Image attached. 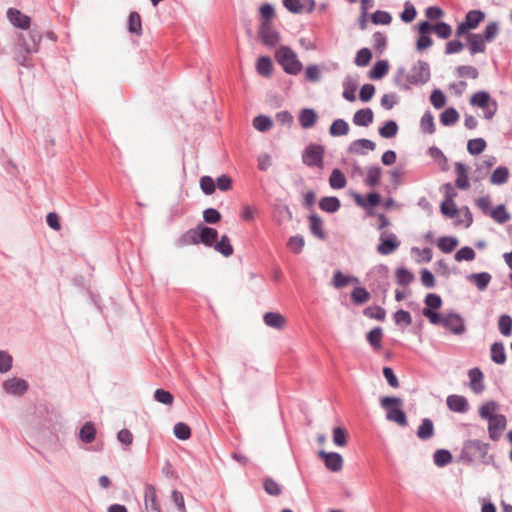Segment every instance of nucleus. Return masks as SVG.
<instances>
[{"mask_svg": "<svg viewBox=\"0 0 512 512\" xmlns=\"http://www.w3.org/2000/svg\"><path fill=\"white\" fill-rule=\"evenodd\" d=\"M213 247L224 257H230L234 252L231 241L227 235H222L220 240L214 243Z\"/></svg>", "mask_w": 512, "mask_h": 512, "instance_id": "30", "label": "nucleus"}, {"mask_svg": "<svg viewBox=\"0 0 512 512\" xmlns=\"http://www.w3.org/2000/svg\"><path fill=\"white\" fill-rule=\"evenodd\" d=\"M509 169L505 166L497 167L490 176V182L493 185H502L508 181Z\"/></svg>", "mask_w": 512, "mask_h": 512, "instance_id": "38", "label": "nucleus"}, {"mask_svg": "<svg viewBox=\"0 0 512 512\" xmlns=\"http://www.w3.org/2000/svg\"><path fill=\"white\" fill-rule=\"evenodd\" d=\"M383 336L382 328L375 327L367 333L366 339L373 349L377 350L381 347V340Z\"/></svg>", "mask_w": 512, "mask_h": 512, "instance_id": "49", "label": "nucleus"}, {"mask_svg": "<svg viewBox=\"0 0 512 512\" xmlns=\"http://www.w3.org/2000/svg\"><path fill=\"white\" fill-rule=\"evenodd\" d=\"M199 224L192 229L186 231L177 241V245L179 247L189 246V245H198L200 244L199 240Z\"/></svg>", "mask_w": 512, "mask_h": 512, "instance_id": "25", "label": "nucleus"}, {"mask_svg": "<svg viewBox=\"0 0 512 512\" xmlns=\"http://www.w3.org/2000/svg\"><path fill=\"white\" fill-rule=\"evenodd\" d=\"M431 104L436 109H441L446 104V96L440 89H435L430 95Z\"/></svg>", "mask_w": 512, "mask_h": 512, "instance_id": "63", "label": "nucleus"}, {"mask_svg": "<svg viewBox=\"0 0 512 512\" xmlns=\"http://www.w3.org/2000/svg\"><path fill=\"white\" fill-rule=\"evenodd\" d=\"M492 276L488 272L472 273L467 276V280L474 283L479 291H484L488 287Z\"/></svg>", "mask_w": 512, "mask_h": 512, "instance_id": "26", "label": "nucleus"}, {"mask_svg": "<svg viewBox=\"0 0 512 512\" xmlns=\"http://www.w3.org/2000/svg\"><path fill=\"white\" fill-rule=\"evenodd\" d=\"M144 504L146 512H161L157 501L156 489L153 485H146L145 487Z\"/></svg>", "mask_w": 512, "mask_h": 512, "instance_id": "15", "label": "nucleus"}, {"mask_svg": "<svg viewBox=\"0 0 512 512\" xmlns=\"http://www.w3.org/2000/svg\"><path fill=\"white\" fill-rule=\"evenodd\" d=\"M363 314L370 319H376L379 321H383L386 317L385 309L380 306L367 307L363 310Z\"/></svg>", "mask_w": 512, "mask_h": 512, "instance_id": "59", "label": "nucleus"}, {"mask_svg": "<svg viewBox=\"0 0 512 512\" xmlns=\"http://www.w3.org/2000/svg\"><path fill=\"white\" fill-rule=\"evenodd\" d=\"M325 148L320 144H309L302 152V162L308 167H324Z\"/></svg>", "mask_w": 512, "mask_h": 512, "instance_id": "5", "label": "nucleus"}, {"mask_svg": "<svg viewBox=\"0 0 512 512\" xmlns=\"http://www.w3.org/2000/svg\"><path fill=\"white\" fill-rule=\"evenodd\" d=\"M374 119V114L370 108H362L355 112L353 116V123L356 126L368 127Z\"/></svg>", "mask_w": 512, "mask_h": 512, "instance_id": "24", "label": "nucleus"}, {"mask_svg": "<svg viewBox=\"0 0 512 512\" xmlns=\"http://www.w3.org/2000/svg\"><path fill=\"white\" fill-rule=\"evenodd\" d=\"M446 405L452 412L461 414L468 412L470 408L467 398L457 394L449 395L446 399Z\"/></svg>", "mask_w": 512, "mask_h": 512, "instance_id": "14", "label": "nucleus"}, {"mask_svg": "<svg viewBox=\"0 0 512 512\" xmlns=\"http://www.w3.org/2000/svg\"><path fill=\"white\" fill-rule=\"evenodd\" d=\"M442 326L455 335H462L466 331L464 319L458 313L444 315Z\"/></svg>", "mask_w": 512, "mask_h": 512, "instance_id": "11", "label": "nucleus"}, {"mask_svg": "<svg viewBox=\"0 0 512 512\" xmlns=\"http://www.w3.org/2000/svg\"><path fill=\"white\" fill-rule=\"evenodd\" d=\"M430 67L425 61L418 60L413 67L411 72L407 75V81L413 85H423L430 80Z\"/></svg>", "mask_w": 512, "mask_h": 512, "instance_id": "7", "label": "nucleus"}, {"mask_svg": "<svg viewBox=\"0 0 512 512\" xmlns=\"http://www.w3.org/2000/svg\"><path fill=\"white\" fill-rule=\"evenodd\" d=\"M396 282L400 286L410 285L414 279V274L405 267H400L395 272Z\"/></svg>", "mask_w": 512, "mask_h": 512, "instance_id": "41", "label": "nucleus"}, {"mask_svg": "<svg viewBox=\"0 0 512 512\" xmlns=\"http://www.w3.org/2000/svg\"><path fill=\"white\" fill-rule=\"evenodd\" d=\"M498 33H499V25L496 21H492V22L488 23V25L485 27V30H484L483 34H481V37H483V39L486 42H492L496 38Z\"/></svg>", "mask_w": 512, "mask_h": 512, "instance_id": "60", "label": "nucleus"}, {"mask_svg": "<svg viewBox=\"0 0 512 512\" xmlns=\"http://www.w3.org/2000/svg\"><path fill=\"white\" fill-rule=\"evenodd\" d=\"M468 48L471 55L484 53L486 50L485 40L478 33H469L467 35Z\"/></svg>", "mask_w": 512, "mask_h": 512, "instance_id": "21", "label": "nucleus"}, {"mask_svg": "<svg viewBox=\"0 0 512 512\" xmlns=\"http://www.w3.org/2000/svg\"><path fill=\"white\" fill-rule=\"evenodd\" d=\"M42 34L36 29H31L19 35V46L27 54L36 53L39 50Z\"/></svg>", "mask_w": 512, "mask_h": 512, "instance_id": "6", "label": "nucleus"}, {"mask_svg": "<svg viewBox=\"0 0 512 512\" xmlns=\"http://www.w3.org/2000/svg\"><path fill=\"white\" fill-rule=\"evenodd\" d=\"M459 120V113L458 111L453 108L449 107L445 109L441 115H440V122L444 126H452Z\"/></svg>", "mask_w": 512, "mask_h": 512, "instance_id": "44", "label": "nucleus"}, {"mask_svg": "<svg viewBox=\"0 0 512 512\" xmlns=\"http://www.w3.org/2000/svg\"><path fill=\"white\" fill-rule=\"evenodd\" d=\"M476 257V253L473 248L470 246H464L461 249H459L455 255L454 258L457 262L461 261H473Z\"/></svg>", "mask_w": 512, "mask_h": 512, "instance_id": "58", "label": "nucleus"}, {"mask_svg": "<svg viewBox=\"0 0 512 512\" xmlns=\"http://www.w3.org/2000/svg\"><path fill=\"white\" fill-rule=\"evenodd\" d=\"M7 18L13 26L23 30L28 29L31 24V18L16 8L7 10Z\"/></svg>", "mask_w": 512, "mask_h": 512, "instance_id": "13", "label": "nucleus"}, {"mask_svg": "<svg viewBox=\"0 0 512 512\" xmlns=\"http://www.w3.org/2000/svg\"><path fill=\"white\" fill-rule=\"evenodd\" d=\"M378 131L380 136L383 138H393L397 135L398 124L394 120H389L382 127H380Z\"/></svg>", "mask_w": 512, "mask_h": 512, "instance_id": "50", "label": "nucleus"}, {"mask_svg": "<svg viewBox=\"0 0 512 512\" xmlns=\"http://www.w3.org/2000/svg\"><path fill=\"white\" fill-rule=\"evenodd\" d=\"M261 42L269 47H275L280 41L279 33L273 28L272 23L261 22L258 29Z\"/></svg>", "mask_w": 512, "mask_h": 512, "instance_id": "9", "label": "nucleus"}, {"mask_svg": "<svg viewBox=\"0 0 512 512\" xmlns=\"http://www.w3.org/2000/svg\"><path fill=\"white\" fill-rule=\"evenodd\" d=\"M393 318L396 325H404L407 327L412 323L411 314L408 311L402 309L396 311L393 315Z\"/></svg>", "mask_w": 512, "mask_h": 512, "instance_id": "64", "label": "nucleus"}, {"mask_svg": "<svg viewBox=\"0 0 512 512\" xmlns=\"http://www.w3.org/2000/svg\"><path fill=\"white\" fill-rule=\"evenodd\" d=\"M389 70V63L387 60L377 61L369 71V78L378 80L383 78Z\"/></svg>", "mask_w": 512, "mask_h": 512, "instance_id": "29", "label": "nucleus"}, {"mask_svg": "<svg viewBox=\"0 0 512 512\" xmlns=\"http://www.w3.org/2000/svg\"><path fill=\"white\" fill-rule=\"evenodd\" d=\"M349 124L344 119H336L332 122L329 133L333 137L345 136L349 133Z\"/></svg>", "mask_w": 512, "mask_h": 512, "instance_id": "35", "label": "nucleus"}, {"mask_svg": "<svg viewBox=\"0 0 512 512\" xmlns=\"http://www.w3.org/2000/svg\"><path fill=\"white\" fill-rule=\"evenodd\" d=\"M354 200L357 205L364 209L372 208L380 204L381 196L377 192H370L366 198H363L360 194L354 195Z\"/></svg>", "mask_w": 512, "mask_h": 512, "instance_id": "23", "label": "nucleus"}, {"mask_svg": "<svg viewBox=\"0 0 512 512\" xmlns=\"http://www.w3.org/2000/svg\"><path fill=\"white\" fill-rule=\"evenodd\" d=\"M340 206V200L335 196L323 197L319 201V208L328 213L338 211Z\"/></svg>", "mask_w": 512, "mask_h": 512, "instance_id": "31", "label": "nucleus"}, {"mask_svg": "<svg viewBox=\"0 0 512 512\" xmlns=\"http://www.w3.org/2000/svg\"><path fill=\"white\" fill-rule=\"evenodd\" d=\"M499 405L495 401H488L479 408V415L488 421V434L492 441H498L502 431L506 428L507 419L503 414H497Z\"/></svg>", "mask_w": 512, "mask_h": 512, "instance_id": "1", "label": "nucleus"}, {"mask_svg": "<svg viewBox=\"0 0 512 512\" xmlns=\"http://www.w3.org/2000/svg\"><path fill=\"white\" fill-rule=\"evenodd\" d=\"M199 240L200 244L206 247H213L214 243L218 238V231L215 228L199 224Z\"/></svg>", "mask_w": 512, "mask_h": 512, "instance_id": "19", "label": "nucleus"}, {"mask_svg": "<svg viewBox=\"0 0 512 512\" xmlns=\"http://www.w3.org/2000/svg\"><path fill=\"white\" fill-rule=\"evenodd\" d=\"M129 32L140 35L142 32V22L139 13L131 12L128 19Z\"/></svg>", "mask_w": 512, "mask_h": 512, "instance_id": "52", "label": "nucleus"}, {"mask_svg": "<svg viewBox=\"0 0 512 512\" xmlns=\"http://www.w3.org/2000/svg\"><path fill=\"white\" fill-rule=\"evenodd\" d=\"M458 239L453 236H443L437 241L438 248L443 253H450L458 246Z\"/></svg>", "mask_w": 512, "mask_h": 512, "instance_id": "40", "label": "nucleus"}, {"mask_svg": "<svg viewBox=\"0 0 512 512\" xmlns=\"http://www.w3.org/2000/svg\"><path fill=\"white\" fill-rule=\"evenodd\" d=\"M486 141L483 138L471 139L467 143V150L471 155H479L486 148Z\"/></svg>", "mask_w": 512, "mask_h": 512, "instance_id": "54", "label": "nucleus"}, {"mask_svg": "<svg viewBox=\"0 0 512 512\" xmlns=\"http://www.w3.org/2000/svg\"><path fill=\"white\" fill-rule=\"evenodd\" d=\"M173 432H174L175 437L180 440H187L191 436L190 427L183 422L176 423L174 425Z\"/></svg>", "mask_w": 512, "mask_h": 512, "instance_id": "61", "label": "nucleus"}, {"mask_svg": "<svg viewBox=\"0 0 512 512\" xmlns=\"http://www.w3.org/2000/svg\"><path fill=\"white\" fill-rule=\"evenodd\" d=\"M382 170L379 166L369 167L365 178V184L369 187H375L379 184Z\"/></svg>", "mask_w": 512, "mask_h": 512, "instance_id": "45", "label": "nucleus"}, {"mask_svg": "<svg viewBox=\"0 0 512 512\" xmlns=\"http://www.w3.org/2000/svg\"><path fill=\"white\" fill-rule=\"evenodd\" d=\"M372 59V52L369 48H362L356 53L354 63L359 67L367 66Z\"/></svg>", "mask_w": 512, "mask_h": 512, "instance_id": "55", "label": "nucleus"}, {"mask_svg": "<svg viewBox=\"0 0 512 512\" xmlns=\"http://www.w3.org/2000/svg\"><path fill=\"white\" fill-rule=\"evenodd\" d=\"M380 403L381 406L387 411V420L396 422L402 427L407 426L406 413L400 408L402 405L401 398L386 396L381 398Z\"/></svg>", "mask_w": 512, "mask_h": 512, "instance_id": "4", "label": "nucleus"}, {"mask_svg": "<svg viewBox=\"0 0 512 512\" xmlns=\"http://www.w3.org/2000/svg\"><path fill=\"white\" fill-rule=\"evenodd\" d=\"M317 117V113L314 109L304 108L299 114V123L302 128L308 129L315 125Z\"/></svg>", "mask_w": 512, "mask_h": 512, "instance_id": "27", "label": "nucleus"}, {"mask_svg": "<svg viewBox=\"0 0 512 512\" xmlns=\"http://www.w3.org/2000/svg\"><path fill=\"white\" fill-rule=\"evenodd\" d=\"M200 188L205 195H212L215 192V180L210 176H202L200 178Z\"/></svg>", "mask_w": 512, "mask_h": 512, "instance_id": "62", "label": "nucleus"}, {"mask_svg": "<svg viewBox=\"0 0 512 512\" xmlns=\"http://www.w3.org/2000/svg\"><path fill=\"white\" fill-rule=\"evenodd\" d=\"M358 87V79L355 76L347 75L343 81V93L342 96L349 102L356 100V90Z\"/></svg>", "mask_w": 512, "mask_h": 512, "instance_id": "16", "label": "nucleus"}, {"mask_svg": "<svg viewBox=\"0 0 512 512\" xmlns=\"http://www.w3.org/2000/svg\"><path fill=\"white\" fill-rule=\"evenodd\" d=\"M491 97L486 91H478L474 93L470 99V104L479 108H485L492 103Z\"/></svg>", "mask_w": 512, "mask_h": 512, "instance_id": "42", "label": "nucleus"}, {"mask_svg": "<svg viewBox=\"0 0 512 512\" xmlns=\"http://www.w3.org/2000/svg\"><path fill=\"white\" fill-rule=\"evenodd\" d=\"M491 360L496 364H504L506 361L505 348L502 342H494L490 348Z\"/></svg>", "mask_w": 512, "mask_h": 512, "instance_id": "36", "label": "nucleus"}, {"mask_svg": "<svg viewBox=\"0 0 512 512\" xmlns=\"http://www.w3.org/2000/svg\"><path fill=\"white\" fill-rule=\"evenodd\" d=\"M498 328L503 336H510L512 333V318L507 314L499 317Z\"/></svg>", "mask_w": 512, "mask_h": 512, "instance_id": "57", "label": "nucleus"}, {"mask_svg": "<svg viewBox=\"0 0 512 512\" xmlns=\"http://www.w3.org/2000/svg\"><path fill=\"white\" fill-rule=\"evenodd\" d=\"M308 219L309 229L312 235L320 240H325L327 238V233L325 232L321 217L317 214H311Z\"/></svg>", "mask_w": 512, "mask_h": 512, "instance_id": "20", "label": "nucleus"}, {"mask_svg": "<svg viewBox=\"0 0 512 512\" xmlns=\"http://www.w3.org/2000/svg\"><path fill=\"white\" fill-rule=\"evenodd\" d=\"M434 435V425L429 418H424L417 430V436L421 440H428Z\"/></svg>", "mask_w": 512, "mask_h": 512, "instance_id": "37", "label": "nucleus"}, {"mask_svg": "<svg viewBox=\"0 0 512 512\" xmlns=\"http://www.w3.org/2000/svg\"><path fill=\"white\" fill-rule=\"evenodd\" d=\"M329 184L333 189H342L346 186L347 181L344 174L336 168L331 172Z\"/></svg>", "mask_w": 512, "mask_h": 512, "instance_id": "48", "label": "nucleus"}, {"mask_svg": "<svg viewBox=\"0 0 512 512\" xmlns=\"http://www.w3.org/2000/svg\"><path fill=\"white\" fill-rule=\"evenodd\" d=\"M455 172H456V180L455 185L457 188L461 190H466L470 187L469 178H468V169L467 167L461 163H455Z\"/></svg>", "mask_w": 512, "mask_h": 512, "instance_id": "22", "label": "nucleus"}, {"mask_svg": "<svg viewBox=\"0 0 512 512\" xmlns=\"http://www.w3.org/2000/svg\"><path fill=\"white\" fill-rule=\"evenodd\" d=\"M490 445L478 439H470L464 442L461 451V459L467 463H472L479 459L484 464H490L493 461V455H489Z\"/></svg>", "mask_w": 512, "mask_h": 512, "instance_id": "2", "label": "nucleus"}, {"mask_svg": "<svg viewBox=\"0 0 512 512\" xmlns=\"http://www.w3.org/2000/svg\"><path fill=\"white\" fill-rule=\"evenodd\" d=\"M275 59L289 75H297L303 68L297 54L288 46L280 47L275 53Z\"/></svg>", "mask_w": 512, "mask_h": 512, "instance_id": "3", "label": "nucleus"}, {"mask_svg": "<svg viewBox=\"0 0 512 512\" xmlns=\"http://www.w3.org/2000/svg\"><path fill=\"white\" fill-rule=\"evenodd\" d=\"M489 216L498 224H504L511 219V215L504 204H499L492 209Z\"/></svg>", "mask_w": 512, "mask_h": 512, "instance_id": "34", "label": "nucleus"}, {"mask_svg": "<svg viewBox=\"0 0 512 512\" xmlns=\"http://www.w3.org/2000/svg\"><path fill=\"white\" fill-rule=\"evenodd\" d=\"M264 323L275 329H282L285 325V318L277 312H267L263 316Z\"/></svg>", "mask_w": 512, "mask_h": 512, "instance_id": "32", "label": "nucleus"}, {"mask_svg": "<svg viewBox=\"0 0 512 512\" xmlns=\"http://www.w3.org/2000/svg\"><path fill=\"white\" fill-rule=\"evenodd\" d=\"M433 461L438 467H444L452 461V454L449 450L438 449L434 452Z\"/></svg>", "mask_w": 512, "mask_h": 512, "instance_id": "47", "label": "nucleus"}, {"mask_svg": "<svg viewBox=\"0 0 512 512\" xmlns=\"http://www.w3.org/2000/svg\"><path fill=\"white\" fill-rule=\"evenodd\" d=\"M95 438V425L92 422L88 421L81 427L79 432V439L85 444H90L95 440Z\"/></svg>", "mask_w": 512, "mask_h": 512, "instance_id": "28", "label": "nucleus"}, {"mask_svg": "<svg viewBox=\"0 0 512 512\" xmlns=\"http://www.w3.org/2000/svg\"><path fill=\"white\" fill-rule=\"evenodd\" d=\"M352 301L361 305L370 299V293L364 287H355L351 292Z\"/></svg>", "mask_w": 512, "mask_h": 512, "instance_id": "53", "label": "nucleus"}, {"mask_svg": "<svg viewBox=\"0 0 512 512\" xmlns=\"http://www.w3.org/2000/svg\"><path fill=\"white\" fill-rule=\"evenodd\" d=\"M253 126L260 132L268 131L273 126V121L266 115H258L253 119Z\"/></svg>", "mask_w": 512, "mask_h": 512, "instance_id": "51", "label": "nucleus"}, {"mask_svg": "<svg viewBox=\"0 0 512 512\" xmlns=\"http://www.w3.org/2000/svg\"><path fill=\"white\" fill-rule=\"evenodd\" d=\"M358 278L344 275L340 270L334 272L332 284L336 289H341L350 283H358Z\"/></svg>", "mask_w": 512, "mask_h": 512, "instance_id": "33", "label": "nucleus"}, {"mask_svg": "<svg viewBox=\"0 0 512 512\" xmlns=\"http://www.w3.org/2000/svg\"><path fill=\"white\" fill-rule=\"evenodd\" d=\"M272 67H273L272 60L268 56H261L257 60L256 70H257L258 74L261 76L270 77L272 74Z\"/></svg>", "mask_w": 512, "mask_h": 512, "instance_id": "39", "label": "nucleus"}, {"mask_svg": "<svg viewBox=\"0 0 512 512\" xmlns=\"http://www.w3.org/2000/svg\"><path fill=\"white\" fill-rule=\"evenodd\" d=\"M2 388L8 395L20 397L28 391L29 384L24 379L12 377L2 383Z\"/></svg>", "mask_w": 512, "mask_h": 512, "instance_id": "10", "label": "nucleus"}, {"mask_svg": "<svg viewBox=\"0 0 512 512\" xmlns=\"http://www.w3.org/2000/svg\"><path fill=\"white\" fill-rule=\"evenodd\" d=\"M318 456L324 461L325 467L332 471L338 472L343 468V458L341 454L337 452H326L320 450Z\"/></svg>", "mask_w": 512, "mask_h": 512, "instance_id": "12", "label": "nucleus"}, {"mask_svg": "<svg viewBox=\"0 0 512 512\" xmlns=\"http://www.w3.org/2000/svg\"><path fill=\"white\" fill-rule=\"evenodd\" d=\"M484 18L485 14L481 10H471L466 14L464 22L468 28L475 29Z\"/></svg>", "mask_w": 512, "mask_h": 512, "instance_id": "43", "label": "nucleus"}, {"mask_svg": "<svg viewBox=\"0 0 512 512\" xmlns=\"http://www.w3.org/2000/svg\"><path fill=\"white\" fill-rule=\"evenodd\" d=\"M400 244V240L394 233L383 232L376 250L380 255H390L399 248Z\"/></svg>", "mask_w": 512, "mask_h": 512, "instance_id": "8", "label": "nucleus"}, {"mask_svg": "<svg viewBox=\"0 0 512 512\" xmlns=\"http://www.w3.org/2000/svg\"><path fill=\"white\" fill-rule=\"evenodd\" d=\"M376 148V144L369 139H357L350 143L348 146V152L358 155H366L365 150L373 151Z\"/></svg>", "mask_w": 512, "mask_h": 512, "instance_id": "17", "label": "nucleus"}, {"mask_svg": "<svg viewBox=\"0 0 512 512\" xmlns=\"http://www.w3.org/2000/svg\"><path fill=\"white\" fill-rule=\"evenodd\" d=\"M420 128L425 134H433L435 132L434 117L429 110L421 117Z\"/></svg>", "mask_w": 512, "mask_h": 512, "instance_id": "46", "label": "nucleus"}, {"mask_svg": "<svg viewBox=\"0 0 512 512\" xmlns=\"http://www.w3.org/2000/svg\"><path fill=\"white\" fill-rule=\"evenodd\" d=\"M371 21L375 25H389L392 22V16L387 11L377 10L371 15Z\"/></svg>", "mask_w": 512, "mask_h": 512, "instance_id": "56", "label": "nucleus"}, {"mask_svg": "<svg viewBox=\"0 0 512 512\" xmlns=\"http://www.w3.org/2000/svg\"><path fill=\"white\" fill-rule=\"evenodd\" d=\"M470 388L474 393H481L485 389L483 372L478 368H472L468 371Z\"/></svg>", "mask_w": 512, "mask_h": 512, "instance_id": "18", "label": "nucleus"}]
</instances>
